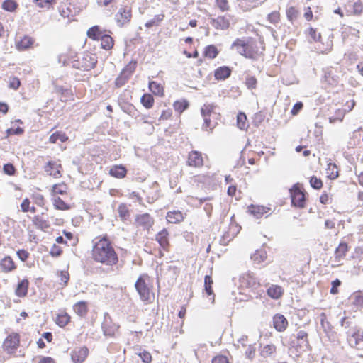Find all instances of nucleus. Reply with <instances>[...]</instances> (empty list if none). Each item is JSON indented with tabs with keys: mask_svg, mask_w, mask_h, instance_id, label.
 <instances>
[{
	"mask_svg": "<svg viewBox=\"0 0 363 363\" xmlns=\"http://www.w3.org/2000/svg\"><path fill=\"white\" fill-rule=\"evenodd\" d=\"M1 7L6 11L13 12L17 9L18 4L14 0H5Z\"/></svg>",
	"mask_w": 363,
	"mask_h": 363,
	"instance_id": "38",
	"label": "nucleus"
},
{
	"mask_svg": "<svg viewBox=\"0 0 363 363\" xmlns=\"http://www.w3.org/2000/svg\"><path fill=\"white\" fill-rule=\"evenodd\" d=\"M324 81L331 86H335L339 82V77L335 74V70L330 67L323 69Z\"/></svg>",
	"mask_w": 363,
	"mask_h": 363,
	"instance_id": "8",
	"label": "nucleus"
},
{
	"mask_svg": "<svg viewBox=\"0 0 363 363\" xmlns=\"http://www.w3.org/2000/svg\"><path fill=\"white\" fill-rule=\"evenodd\" d=\"M216 4L218 8L222 11H228L229 9L228 0H216Z\"/></svg>",
	"mask_w": 363,
	"mask_h": 363,
	"instance_id": "59",
	"label": "nucleus"
},
{
	"mask_svg": "<svg viewBox=\"0 0 363 363\" xmlns=\"http://www.w3.org/2000/svg\"><path fill=\"white\" fill-rule=\"evenodd\" d=\"M33 222L34 225L39 229L45 230L50 228V225L43 217L40 216H35L33 218Z\"/></svg>",
	"mask_w": 363,
	"mask_h": 363,
	"instance_id": "31",
	"label": "nucleus"
},
{
	"mask_svg": "<svg viewBox=\"0 0 363 363\" xmlns=\"http://www.w3.org/2000/svg\"><path fill=\"white\" fill-rule=\"evenodd\" d=\"M99 40H101L102 48L108 50L113 48V39L109 35L104 34Z\"/></svg>",
	"mask_w": 363,
	"mask_h": 363,
	"instance_id": "28",
	"label": "nucleus"
},
{
	"mask_svg": "<svg viewBox=\"0 0 363 363\" xmlns=\"http://www.w3.org/2000/svg\"><path fill=\"white\" fill-rule=\"evenodd\" d=\"M156 240L159 242L160 245L163 250H167L169 245V233L167 229L164 228L159 232L156 235Z\"/></svg>",
	"mask_w": 363,
	"mask_h": 363,
	"instance_id": "14",
	"label": "nucleus"
},
{
	"mask_svg": "<svg viewBox=\"0 0 363 363\" xmlns=\"http://www.w3.org/2000/svg\"><path fill=\"white\" fill-rule=\"evenodd\" d=\"M266 0H245V6L242 5L246 10L251 8L258 6L259 5L264 3Z\"/></svg>",
	"mask_w": 363,
	"mask_h": 363,
	"instance_id": "46",
	"label": "nucleus"
},
{
	"mask_svg": "<svg viewBox=\"0 0 363 363\" xmlns=\"http://www.w3.org/2000/svg\"><path fill=\"white\" fill-rule=\"evenodd\" d=\"M186 213L179 210L170 211L167 213L166 219L168 223L172 224L179 223L184 220Z\"/></svg>",
	"mask_w": 363,
	"mask_h": 363,
	"instance_id": "11",
	"label": "nucleus"
},
{
	"mask_svg": "<svg viewBox=\"0 0 363 363\" xmlns=\"http://www.w3.org/2000/svg\"><path fill=\"white\" fill-rule=\"evenodd\" d=\"M136 66L137 62L131 61L128 63V65H126V67L123 69L122 72L125 74H128V77H130L135 71Z\"/></svg>",
	"mask_w": 363,
	"mask_h": 363,
	"instance_id": "47",
	"label": "nucleus"
},
{
	"mask_svg": "<svg viewBox=\"0 0 363 363\" xmlns=\"http://www.w3.org/2000/svg\"><path fill=\"white\" fill-rule=\"evenodd\" d=\"M267 18L272 23L275 24L279 21V13L277 11L272 12L268 15Z\"/></svg>",
	"mask_w": 363,
	"mask_h": 363,
	"instance_id": "61",
	"label": "nucleus"
},
{
	"mask_svg": "<svg viewBox=\"0 0 363 363\" xmlns=\"http://www.w3.org/2000/svg\"><path fill=\"white\" fill-rule=\"evenodd\" d=\"M140 101L146 108H150L153 106L154 99L151 94H145L142 96Z\"/></svg>",
	"mask_w": 363,
	"mask_h": 363,
	"instance_id": "37",
	"label": "nucleus"
},
{
	"mask_svg": "<svg viewBox=\"0 0 363 363\" xmlns=\"http://www.w3.org/2000/svg\"><path fill=\"white\" fill-rule=\"evenodd\" d=\"M142 361L144 363H150L152 361V356L150 352L147 351H143L139 354Z\"/></svg>",
	"mask_w": 363,
	"mask_h": 363,
	"instance_id": "58",
	"label": "nucleus"
},
{
	"mask_svg": "<svg viewBox=\"0 0 363 363\" xmlns=\"http://www.w3.org/2000/svg\"><path fill=\"white\" fill-rule=\"evenodd\" d=\"M291 203L293 206L303 208L305 204V195L298 189H295L291 192Z\"/></svg>",
	"mask_w": 363,
	"mask_h": 363,
	"instance_id": "9",
	"label": "nucleus"
},
{
	"mask_svg": "<svg viewBox=\"0 0 363 363\" xmlns=\"http://www.w3.org/2000/svg\"><path fill=\"white\" fill-rule=\"evenodd\" d=\"M283 289L278 285H272L267 289V294L274 299L279 298L283 294Z\"/></svg>",
	"mask_w": 363,
	"mask_h": 363,
	"instance_id": "22",
	"label": "nucleus"
},
{
	"mask_svg": "<svg viewBox=\"0 0 363 363\" xmlns=\"http://www.w3.org/2000/svg\"><path fill=\"white\" fill-rule=\"evenodd\" d=\"M212 284V277L209 275H206L204 278V289L208 296L213 295Z\"/></svg>",
	"mask_w": 363,
	"mask_h": 363,
	"instance_id": "40",
	"label": "nucleus"
},
{
	"mask_svg": "<svg viewBox=\"0 0 363 363\" xmlns=\"http://www.w3.org/2000/svg\"><path fill=\"white\" fill-rule=\"evenodd\" d=\"M84 60L89 62V64L86 65V69H87L94 68L97 63V60L94 55L92 56L87 55L86 57L84 58Z\"/></svg>",
	"mask_w": 363,
	"mask_h": 363,
	"instance_id": "54",
	"label": "nucleus"
},
{
	"mask_svg": "<svg viewBox=\"0 0 363 363\" xmlns=\"http://www.w3.org/2000/svg\"><path fill=\"white\" fill-rule=\"evenodd\" d=\"M127 170L123 165H116L111 167L109 170L111 176L116 178L122 179L125 177Z\"/></svg>",
	"mask_w": 363,
	"mask_h": 363,
	"instance_id": "19",
	"label": "nucleus"
},
{
	"mask_svg": "<svg viewBox=\"0 0 363 363\" xmlns=\"http://www.w3.org/2000/svg\"><path fill=\"white\" fill-rule=\"evenodd\" d=\"M154 222V218L147 213L137 215L135 217L137 225L147 231L152 227Z\"/></svg>",
	"mask_w": 363,
	"mask_h": 363,
	"instance_id": "6",
	"label": "nucleus"
},
{
	"mask_svg": "<svg viewBox=\"0 0 363 363\" xmlns=\"http://www.w3.org/2000/svg\"><path fill=\"white\" fill-rule=\"evenodd\" d=\"M28 284L29 282L26 279L20 281L16 289V294L19 297L25 296L28 293Z\"/></svg>",
	"mask_w": 363,
	"mask_h": 363,
	"instance_id": "21",
	"label": "nucleus"
},
{
	"mask_svg": "<svg viewBox=\"0 0 363 363\" xmlns=\"http://www.w3.org/2000/svg\"><path fill=\"white\" fill-rule=\"evenodd\" d=\"M328 177L330 179H335L338 177V172L337 171V166L335 164L329 163L326 169Z\"/></svg>",
	"mask_w": 363,
	"mask_h": 363,
	"instance_id": "39",
	"label": "nucleus"
},
{
	"mask_svg": "<svg viewBox=\"0 0 363 363\" xmlns=\"http://www.w3.org/2000/svg\"><path fill=\"white\" fill-rule=\"evenodd\" d=\"M237 125L240 130H246L248 127L247 116L242 112H240L237 115Z\"/></svg>",
	"mask_w": 363,
	"mask_h": 363,
	"instance_id": "33",
	"label": "nucleus"
},
{
	"mask_svg": "<svg viewBox=\"0 0 363 363\" xmlns=\"http://www.w3.org/2000/svg\"><path fill=\"white\" fill-rule=\"evenodd\" d=\"M60 164H57L55 162L49 161L45 166V171L50 176L55 178H59L61 176L60 171L57 167H60Z\"/></svg>",
	"mask_w": 363,
	"mask_h": 363,
	"instance_id": "15",
	"label": "nucleus"
},
{
	"mask_svg": "<svg viewBox=\"0 0 363 363\" xmlns=\"http://www.w3.org/2000/svg\"><path fill=\"white\" fill-rule=\"evenodd\" d=\"M149 89L155 95L162 96L163 95V87L160 84L156 82H149Z\"/></svg>",
	"mask_w": 363,
	"mask_h": 363,
	"instance_id": "34",
	"label": "nucleus"
},
{
	"mask_svg": "<svg viewBox=\"0 0 363 363\" xmlns=\"http://www.w3.org/2000/svg\"><path fill=\"white\" fill-rule=\"evenodd\" d=\"M303 104L302 102H301V101L296 102L294 105V106L291 111V114L293 116L297 115L298 113V112L303 108Z\"/></svg>",
	"mask_w": 363,
	"mask_h": 363,
	"instance_id": "62",
	"label": "nucleus"
},
{
	"mask_svg": "<svg viewBox=\"0 0 363 363\" xmlns=\"http://www.w3.org/2000/svg\"><path fill=\"white\" fill-rule=\"evenodd\" d=\"M131 18V9L127 6L120 8L115 15V20L119 27H123L128 23Z\"/></svg>",
	"mask_w": 363,
	"mask_h": 363,
	"instance_id": "3",
	"label": "nucleus"
},
{
	"mask_svg": "<svg viewBox=\"0 0 363 363\" xmlns=\"http://www.w3.org/2000/svg\"><path fill=\"white\" fill-rule=\"evenodd\" d=\"M248 40L244 38H237L231 45L230 49L235 50L238 53L246 57Z\"/></svg>",
	"mask_w": 363,
	"mask_h": 363,
	"instance_id": "10",
	"label": "nucleus"
},
{
	"mask_svg": "<svg viewBox=\"0 0 363 363\" xmlns=\"http://www.w3.org/2000/svg\"><path fill=\"white\" fill-rule=\"evenodd\" d=\"M348 251V245L346 242H340L335 251V257L337 261L342 259Z\"/></svg>",
	"mask_w": 363,
	"mask_h": 363,
	"instance_id": "23",
	"label": "nucleus"
},
{
	"mask_svg": "<svg viewBox=\"0 0 363 363\" xmlns=\"http://www.w3.org/2000/svg\"><path fill=\"white\" fill-rule=\"evenodd\" d=\"M34 2L40 8H50L55 0H34Z\"/></svg>",
	"mask_w": 363,
	"mask_h": 363,
	"instance_id": "55",
	"label": "nucleus"
},
{
	"mask_svg": "<svg viewBox=\"0 0 363 363\" xmlns=\"http://www.w3.org/2000/svg\"><path fill=\"white\" fill-rule=\"evenodd\" d=\"M291 342L293 347H296L297 350L301 351H306L309 348L308 338L303 339V340H296V342L295 340H291Z\"/></svg>",
	"mask_w": 363,
	"mask_h": 363,
	"instance_id": "32",
	"label": "nucleus"
},
{
	"mask_svg": "<svg viewBox=\"0 0 363 363\" xmlns=\"http://www.w3.org/2000/svg\"><path fill=\"white\" fill-rule=\"evenodd\" d=\"M347 341L350 345L352 347H359L363 342V333L359 331L353 333L351 335L347 337Z\"/></svg>",
	"mask_w": 363,
	"mask_h": 363,
	"instance_id": "16",
	"label": "nucleus"
},
{
	"mask_svg": "<svg viewBox=\"0 0 363 363\" xmlns=\"http://www.w3.org/2000/svg\"><path fill=\"white\" fill-rule=\"evenodd\" d=\"M275 350L276 347L274 345H267L262 348L261 356L264 358L268 357L275 352Z\"/></svg>",
	"mask_w": 363,
	"mask_h": 363,
	"instance_id": "41",
	"label": "nucleus"
},
{
	"mask_svg": "<svg viewBox=\"0 0 363 363\" xmlns=\"http://www.w3.org/2000/svg\"><path fill=\"white\" fill-rule=\"evenodd\" d=\"M273 325L277 331L283 332L287 327L288 321L283 315L276 314L273 317Z\"/></svg>",
	"mask_w": 363,
	"mask_h": 363,
	"instance_id": "13",
	"label": "nucleus"
},
{
	"mask_svg": "<svg viewBox=\"0 0 363 363\" xmlns=\"http://www.w3.org/2000/svg\"><path fill=\"white\" fill-rule=\"evenodd\" d=\"M164 16L162 15H156L154 18L148 21L145 23V27L147 28H151L154 26H157L158 23L163 20Z\"/></svg>",
	"mask_w": 363,
	"mask_h": 363,
	"instance_id": "49",
	"label": "nucleus"
},
{
	"mask_svg": "<svg viewBox=\"0 0 363 363\" xmlns=\"http://www.w3.org/2000/svg\"><path fill=\"white\" fill-rule=\"evenodd\" d=\"M231 74V69L226 66L220 67L215 70L214 76L216 79L224 80Z\"/></svg>",
	"mask_w": 363,
	"mask_h": 363,
	"instance_id": "17",
	"label": "nucleus"
},
{
	"mask_svg": "<svg viewBox=\"0 0 363 363\" xmlns=\"http://www.w3.org/2000/svg\"><path fill=\"white\" fill-rule=\"evenodd\" d=\"M104 34L99 26H92L87 31L88 37L93 40H99Z\"/></svg>",
	"mask_w": 363,
	"mask_h": 363,
	"instance_id": "26",
	"label": "nucleus"
},
{
	"mask_svg": "<svg viewBox=\"0 0 363 363\" xmlns=\"http://www.w3.org/2000/svg\"><path fill=\"white\" fill-rule=\"evenodd\" d=\"M233 16L230 14L218 16L211 19V25L216 29L226 30L230 27Z\"/></svg>",
	"mask_w": 363,
	"mask_h": 363,
	"instance_id": "5",
	"label": "nucleus"
},
{
	"mask_svg": "<svg viewBox=\"0 0 363 363\" xmlns=\"http://www.w3.org/2000/svg\"><path fill=\"white\" fill-rule=\"evenodd\" d=\"M21 85V82L18 78L13 77L9 79V87L13 89H18Z\"/></svg>",
	"mask_w": 363,
	"mask_h": 363,
	"instance_id": "56",
	"label": "nucleus"
},
{
	"mask_svg": "<svg viewBox=\"0 0 363 363\" xmlns=\"http://www.w3.org/2000/svg\"><path fill=\"white\" fill-rule=\"evenodd\" d=\"M128 79V74H125L122 72L121 74L116 78L115 84L117 87H121L125 84Z\"/></svg>",
	"mask_w": 363,
	"mask_h": 363,
	"instance_id": "48",
	"label": "nucleus"
},
{
	"mask_svg": "<svg viewBox=\"0 0 363 363\" xmlns=\"http://www.w3.org/2000/svg\"><path fill=\"white\" fill-rule=\"evenodd\" d=\"M259 55V49L257 43L253 41L248 40L246 52V58L255 59Z\"/></svg>",
	"mask_w": 363,
	"mask_h": 363,
	"instance_id": "18",
	"label": "nucleus"
},
{
	"mask_svg": "<svg viewBox=\"0 0 363 363\" xmlns=\"http://www.w3.org/2000/svg\"><path fill=\"white\" fill-rule=\"evenodd\" d=\"M89 350L86 347H82L72 352L71 358L75 363H82L88 355Z\"/></svg>",
	"mask_w": 363,
	"mask_h": 363,
	"instance_id": "12",
	"label": "nucleus"
},
{
	"mask_svg": "<svg viewBox=\"0 0 363 363\" xmlns=\"http://www.w3.org/2000/svg\"><path fill=\"white\" fill-rule=\"evenodd\" d=\"M62 252V249L58 247L57 245H56L55 244H54L52 245V247H51L50 249V254L52 256V257H59Z\"/></svg>",
	"mask_w": 363,
	"mask_h": 363,
	"instance_id": "60",
	"label": "nucleus"
},
{
	"mask_svg": "<svg viewBox=\"0 0 363 363\" xmlns=\"http://www.w3.org/2000/svg\"><path fill=\"white\" fill-rule=\"evenodd\" d=\"M74 312L79 316H84L88 311L87 303L86 301H79L73 306Z\"/></svg>",
	"mask_w": 363,
	"mask_h": 363,
	"instance_id": "25",
	"label": "nucleus"
},
{
	"mask_svg": "<svg viewBox=\"0 0 363 363\" xmlns=\"http://www.w3.org/2000/svg\"><path fill=\"white\" fill-rule=\"evenodd\" d=\"M310 184L312 188L315 189H320L323 186V182L320 179L317 178L315 176H313L310 179Z\"/></svg>",
	"mask_w": 363,
	"mask_h": 363,
	"instance_id": "52",
	"label": "nucleus"
},
{
	"mask_svg": "<svg viewBox=\"0 0 363 363\" xmlns=\"http://www.w3.org/2000/svg\"><path fill=\"white\" fill-rule=\"evenodd\" d=\"M33 43V40L29 37H24L21 41H19L17 44L18 49H27Z\"/></svg>",
	"mask_w": 363,
	"mask_h": 363,
	"instance_id": "45",
	"label": "nucleus"
},
{
	"mask_svg": "<svg viewBox=\"0 0 363 363\" xmlns=\"http://www.w3.org/2000/svg\"><path fill=\"white\" fill-rule=\"evenodd\" d=\"M135 287L143 301H147L150 300V289L145 283L143 275L138 277L135 284Z\"/></svg>",
	"mask_w": 363,
	"mask_h": 363,
	"instance_id": "4",
	"label": "nucleus"
},
{
	"mask_svg": "<svg viewBox=\"0 0 363 363\" xmlns=\"http://www.w3.org/2000/svg\"><path fill=\"white\" fill-rule=\"evenodd\" d=\"M212 363H229L228 359L225 356L218 355L212 359Z\"/></svg>",
	"mask_w": 363,
	"mask_h": 363,
	"instance_id": "64",
	"label": "nucleus"
},
{
	"mask_svg": "<svg viewBox=\"0 0 363 363\" xmlns=\"http://www.w3.org/2000/svg\"><path fill=\"white\" fill-rule=\"evenodd\" d=\"M250 213L253 215L256 218H261L264 213H267L269 210V208H266L262 206H254L251 205L249 208Z\"/></svg>",
	"mask_w": 363,
	"mask_h": 363,
	"instance_id": "20",
	"label": "nucleus"
},
{
	"mask_svg": "<svg viewBox=\"0 0 363 363\" xmlns=\"http://www.w3.org/2000/svg\"><path fill=\"white\" fill-rule=\"evenodd\" d=\"M69 319L70 317L67 313H61L57 315V317L56 318V323L60 327H64L69 322Z\"/></svg>",
	"mask_w": 363,
	"mask_h": 363,
	"instance_id": "36",
	"label": "nucleus"
},
{
	"mask_svg": "<svg viewBox=\"0 0 363 363\" xmlns=\"http://www.w3.org/2000/svg\"><path fill=\"white\" fill-rule=\"evenodd\" d=\"M104 334L106 336H113L115 333L116 332L118 328L115 325H112L108 320H105L102 325Z\"/></svg>",
	"mask_w": 363,
	"mask_h": 363,
	"instance_id": "27",
	"label": "nucleus"
},
{
	"mask_svg": "<svg viewBox=\"0 0 363 363\" xmlns=\"http://www.w3.org/2000/svg\"><path fill=\"white\" fill-rule=\"evenodd\" d=\"M118 216L122 221H125L130 216V211L125 203H121L118 207Z\"/></svg>",
	"mask_w": 363,
	"mask_h": 363,
	"instance_id": "30",
	"label": "nucleus"
},
{
	"mask_svg": "<svg viewBox=\"0 0 363 363\" xmlns=\"http://www.w3.org/2000/svg\"><path fill=\"white\" fill-rule=\"evenodd\" d=\"M298 15V12L294 6H291L286 10V16L290 21H293L296 19Z\"/></svg>",
	"mask_w": 363,
	"mask_h": 363,
	"instance_id": "51",
	"label": "nucleus"
},
{
	"mask_svg": "<svg viewBox=\"0 0 363 363\" xmlns=\"http://www.w3.org/2000/svg\"><path fill=\"white\" fill-rule=\"evenodd\" d=\"M245 84L248 89H255L257 85V79L255 77H248L246 78Z\"/></svg>",
	"mask_w": 363,
	"mask_h": 363,
	"instance_id": "57",
	"label": "nucleus"
},
{
	"mask_svg": "<svg viewBox=\"0 0 363 363\" xmlns=\"http://www.w3.org/2000/svg\"><path fill=\"white\" fill-rule=\"evenodd\" d=\"M187 164L190 167H201L203 164L202 155L200 152L193 150L189 153Z\"/></svg>",
	"mask_w": 363,
	"mask_h": 363,
	"instance_id": "7",
	"label": "nucleus"
},
{
	"mask_svg": "<svg viewBox=\"0 0 363 363\" xmlns=\"http://www.w3.org/2000/svg\"><path fill=\"white\" fill-rule=\"evenodd\" d=\"M353 304L357 308H363V295L355 296Z\"/></svg>",
	"mask_w": 363,
	"mask_h": 363,
	"instance_id": "63",
	"label": "nucleus"
},
{
	"mask_svg": "<svg viewBox=\"0 0 363 363\" xmlns=\"http://www.w3.org/2000/svg\"><path fill=\"white\" fill-rule=\"evenodd\" d=\"M68 138L65 133L61 131H56L50 136L49 141L51 143H56L58 141L63 143Z\"/></svg>",
	"mask_w": 363,
	"mask_h": 363,
	"instance_id": "29",
	"label": "nucleus"
},
{
	"mask_svg": "<svg viewBox=\"0 0 363 363\" xmlns=\"http://www.w3.org/2000/svg\"><path fill=\"white\" fill-rule=\"evenodd\" d=\"M92 256L96 262L106 266L115 265L118 261V255L106 238L96 242L92 250Z\"/></svg>",
	"mask_w": 363,
	"mask_h": 363,
	"instance_id": "1",
	"label": "nucleus"
},
{
	"mask_svg": "<svg viewBox=\"0 0 363 363\" xmlns=\"http://www.w3.org/2000/svg\"><path fill=\"white\" fill-rule=\"evenodd\" d=\"M0 267L2 271L5 272H11L15 268L13 259L10 257H6L1 259Z\"/></svg>",
	"mask_w": 363,
	"mask_h": 363,
	"instance_id": "24",
	"label": "nucleus"
},
{
	"mask_svg": "<svg viewBox=\"0 0 363 363\" xmlns=\"http://www.w3.org/2000/svg\"><path fill=\"white\" fill-rule=\"evenodd\" d=\"M267 258L266 253L262 250H257L251 255V259L257 263L264 262Z\"/></svg>",
	"mask_w": 363,
	"mask_h": 363,
	"instance_id": "42",
	"label": "nucleus"
},
{
	"mask_svg": "<svg viewBox=\"0 0 363 363\" xmlns=\"http://www.w3.org/2000/svg\"><path fill=\"white\" fill-rule=\"evenodd\" d=\"M4 172L9 176H13L16 173V168L11 163L5 164L3 167Z\"/></svg>",
	"mask_w": 363,
	"mask_h": 363,
	"instance_id": "53",
	"label": "nucleus"
},
{
	"mask_svg": "<svg viewBox=\"0 0 363 363\" xmlns=\"http://www.w3.org/2000/svg\"><path fill=\"white\" fill-rule=\"evenodd\" d=\"M215 107H216V106L213 105V104H204L201 110V115L202 116L206 115L208 116H210L211 113L212 112H213Z\"/></svg>",
	"mask_w": 363,
	"mask_h": 363,
	"instance_id": "50",
	"label": "nucleus"
},
{
	"mask_svg": "<svg viewBox=\"0 0 363 363\" xmlns=\"http://www.w3.org/2000/svg\"><path fill=\"white\" fill-rule=\"evenodd\" d=\"M20 337L18 333H12L5 339L3 347L8 354H13L19 346Z\"/></svg>",
	"mask_w": 363,
	"mask_h": 363,
	"instance_id": "2",
	"label": "nucleus"
},
{
	"mask_svg": "<svg viewBox=\"0 0 363 363\" xmlns=\"http://www.w3.org/2000/svg\"><path fill=\"white\" fill-rule=\"evenodd\" d=\"M189 107V103L186 101H177L174 103V108L176 111L181 113Z\"/></svg>",
	"mask_w": 363,
	"mask_h": 363,
	"instance_id": "44",
	"label": "nucleus"
},
{
	"mask_svg": "<svg viewBox=\"0 0 363 363\" xmlns=\"http://www.w3.org/2000/svg\"><path fill=\"white\" fill-rule=\"evenodd\" d=\"M218 54V50L217 48L213 45H208L205 48L204 55L206 57L214 59L217 57Z\"/></svg>",
	"mask_w": 363,
	"mask_h": 363,
	"instance_id": "35",
	"label": "nucleus"
},
{
	"mask_svg": "<svg viewBox=\"0 0 363 363\" xmlns=\"http://www.w3.org/2000/svg\"><path fill=\"white\" fill-rule=\"evenodd\" d=\"M54 206L56 209L58 210H68L69 209V206L67 203H66L60 197H56L54 199Z\"/></svg>",
	"mask_w": 363,
	"mask_h": 363,
	"instance_id": "43",
	"label": "nucleus"
}]
</instances>
